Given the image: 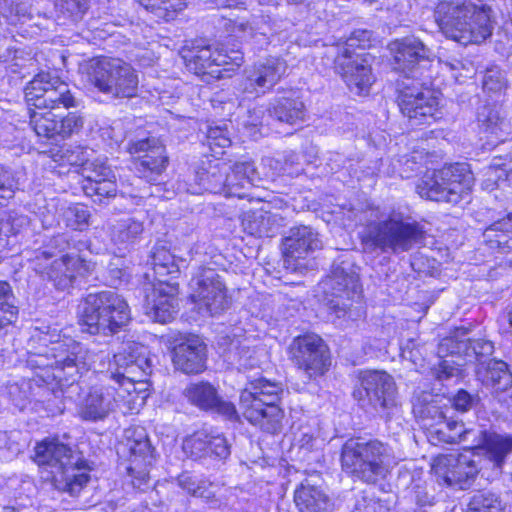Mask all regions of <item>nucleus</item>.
<instances>
[{
    "label": "nucleus",
    "mask_w": 512,
    "mask_h": 512,
    "mask_svg": "<svg viewBox=\"0 0 512 512\" xmlns=\"http://www.w3.org/2000/svg\"><path fill=\"white\" fill-rule=\"evenodd\" d=\"M425 233L424 226L409 213L392 208L367 222L360 233V241L365 253L399 255L422 243Z\"/></svg>",
    "instance_id": "nucleus-1"
},
{
    "label": "nucleus",
    "mask_w": 512,
    "mask_h": 512,
    "mask_svg": "<svg viewBox=\"0 0 512 512\" xmlns=\"http://www.w3.org/2000/svg\"><path fill=\"white\" fill-rule=\"evenodd\" d=\"M28 106L37 109H48L47 112H30V126L37 136L56 139L59 129V118L52 112L55 109L77 108L81 98L77 97L66 82L52 72L41 71L30 80L24 90Z\"/></svg>",
    "instance_id": "nucleus-2"
},
{
    "label": "nucleus",
    "mask_w": 512,
    "mask_h": 512,
    "mask_svg": "<svg viewBox=\"0 0 512 512\" xmlns=\"http://www.w3.org/2000/svg\"><path fill=\"white\" fill-rule=\"evenodd\" d=\"M39 369V380L51 390L55 398L65 397L69 389L78 392V380L88 370V350L81 343L67 339L53 343L47 355H38L29 360Z\"/></svg>",
    "instance_id": "nucleus-3"
},
{
    "label": "nucleus",
    "mask_w": 512,
    "mask_h": 512,
    "mask_svg": "<svg viewBox=\"0 0 512 512\" xmlns=\"http://www.w3.org/2000/svg\"><path fill=\"white\" fill-rule=\"evenodd\" d=\"M491 14L483 0H441L434 11L442 32L462 45L479 44L491 36Z\"/></svg>",
    "instance_id": "nucleus-4"
},
{
    "label": "nucleus",
    "mask_w": 512,
    "mask_h": 512,
    "mask_svg": "<svg viewBox=\"0 0 512 512\" xmlns=\"http://www.w3.org/2000/svg\"><path fill=\"white\" fill-rule=\"evenodd\" d=\"M491 14L483 0H441L434 11L442 32L462 45L479 44L491 36Z\"/></svg>",
    "instance_id": "nucleus-5"
},
{
    "label": "nucleus",
    "mask_w": 512,
    "mask_h": 512,
    "mask_svg": "<svg viewBox=\"0 0 512 512\" xmlns=\"http://www.w3.org/2000/svg\"><path fill=\"white\" fill-rule=\"evenodd\" d=\"M282 392L279 382L264 377L249 380L239 397L243 417L266 433H279L284 419V411L278 405Z\"/></svg>",
    "instance_id": "nucleus-6"
},
{
    "label": "nucleus",
    "mask_w": 512,
    "mask_h": 512,
    "mask_svg": "<svg viewBox=\"0 0 512 512\" xmlns=\"http://www.w3.org/2000/svg\"><path fill=\"white\" fill-rule=\"evenodd\" d=\"M33 459L49 471L56 489L71 496L78 495L89 480L84 461L57 439H45L38 443Z\"/></svg>",
    "instance_id": "nucleus-7"
},
{
    "label": "nucleus",
    "mask_w": 512,
    "mask_h": 512,
    "mask_svg": "<svg viewBox=\"0 0 512 512\" xmlns=\"http://www.w3.org/2000/svg\"><path fill=\"white\" fill-rule=\"evenodd\" d=\"M78 245L82 246L83 243L72 240L66 234L54 236L47 246L34 251V256L30 258L33 270L43 279L51 281L57 289L69 288L76 276L87 270L86 262L74 251L57 258L58 254L51 249H57L58 253L71 248L79 251Z\"/></svg>",
    "instance_id": "nucleus-8"
},
{
    "label": "nucleus",
    "mask_w": 512,
    "mask_h": 512,
    "mask_svg": "<svg viewBox=\"0 0 512 512\" xmlns=\"http://www.w3.org/2000/svg\"><path fill=\"white\" fill-rule=\"evenodd\" d=\"M229 170L230 167L225 163L210 161L208 167L196 172V183L190 185L187 192L201 194L207 191L225 197L245 198L248 196L247 191L260 181L253 162H237L233 165L231 173Z\"/></svg>",
    "instance_id": "nucleus-9"
},
{
    "label": "nucleus",
    "mask_w": 512,
    "mask_h": 512,
    "mask_svg": "<svg viewBox=\"0 0 512 512\" xmlns=\"http://www.w3.org/2000/svg\"><path fill=\"white\" fill-rule=\"evenodd\" d=\"M130 321L126 300L111 290L88 294L79 316L81 330L91 335L111 336Z\"/></svg>",
    "instance_id": "nucleus-10"
},
{
    "label": "nucleus",
    "mask_w": 512,
    "mask_h": 512,
    "mask_svg": "<svg viewBox=\"0 0 512 512\" xmlns=\"http://www.w3.org/2000/svg\"><path fill=\"white\" fill-rule=\"evenodd\" d=\"M371 37V31L358 29L346 41L337 44L335 72L342 77L350 91L357 95L368 93L375 80L371 69V55L356 52V48L364 49L369 46Z\"/></svg>",
    "instance_id": "nucleus-11"
},
{
    "label": "nucleus",
    "mask_w": 512,
    "mask_h": 512,
    "mask_svg": "<svg viewBox=\"0 0 512 512\" xmlns=\"http://www.w3.org/2000/svg\"><path fill=\"white\" fill-rule=\"evenodd\" d=\"M388 456L389 447L378 440L363 442L349 439L342 446L340 462L348 475L375 484L386 476Z\"/></svg>",
    "instance_id": "nucleus-12"
},
{
    "label": "nucleus",
    "mask_w": 512,
    "mask_h": 512,
    "mask_svg": "<svg viewBox=\"0 0 512 512\" xmlns=\"http://www.w3.org/2000/svg\"><path fill=\"white\" fill-rule=\"evenodd\" d=\"M473 183L469 165L455 163L426 173L417 184V192L422 198L456 204L468 194Z\"/></svg>",
    "instance_id": "nucleus-13"
},
{
    "label": "nucleus",
    "mask_w": 512,
    "mask_h": 512,
    "mask_svg": "<svg viewBox=\"0 0 512 512\" xmlns=\"http://www.w3.org/2000/svg\"><path fill=\"white\" fill-rule=\"evenodd\" d=\"M325 289L330 290L332 296L328 300V307L338 318L347 317L356 320L361 315L360 300L361 287L356 267L349 260L335 262L331 274L324 282Z\"/></svg>",
    "instance_id": "nucleus-14"
},
{
    "label": "nucleus",
    "mask_w": 512,
    "mask_h": 512,
    "mask_svg": "<svg viewBox=\"0 0 512 512\" xmlns=\"http://www.w3.org/2000/svg\"><path fill=\"white\" fill-rule=\"evenodd\" d=\"M354 397L362 406H370L380 417L389 420L400 409L394 378L382 370H365L359 374Z\"/></svg>",
    "instance_id": "nucleus-15"
},
{
    "label": "nucleus",
    "mask_w": 512,
    "mask_h": 512,
    "mask_svg": "<svg viewBox=\"0 0 512 512\" xmlns=\"http://www.w3.org/2000/svg\"><path fill=\"white\" fill-rule=\"evenodd\" d=\"M91 83L112 98H131L137 94L138 74L120 58L103 57L91 65Z\"/></svg>",
    "instance_id": "nucleus-16"
},
{
    "label": "nucleus",
    "mask_w": 512,
    "mask_h": 512,
    "mask_svg": "<svg viewBox=\"0 0 512 512\" xmlns=\"http://www.w3.org/2000/svg\"><path fill=\"white\" fill-rule=\"evenodd\" d=\"M423 85L409 77L397 80L398 106L411 125L430 124L442 117L438 97Z\"/></svg>",
    "instance_id": "nucleus-17"
},
{
    "label": "nucleus",
    "mask_w": 512,
    "mask_h": 512,
    "mask_svg": "<svg viewBox=\"0 0 512 512\" xmlns=\"http://www.w3.org/2000/svg\"><path fill=\"white\" fill-rule=\"evenodd\" d=\"M190 299L202 315L215 316L227 310L231 298L223 278L212 268L198 267L190 283Z\"/></svg>",
    "instance_id": "nucleus-18"
},
{
    "label": "nucleus",
    "mask_w": 512,
    "mask_h": 512,
    "mask_svg": "<svg viewBox=\"0 0 512 512\" xmlns=\"http://www.w3.org/2000/svg\"><path fill=\"white\" fill-rule=\"evenodd\" d=\"M152 372V360L147 347L131 342L109 361L107 374L120 386L133 387L135 382H144Z\"/></svg>",
    "instance_id": "nucleus-19"
},
{
    "label": "nucleus",
    "mask_w": 512,
    "mask_h": 512,
    "mask_svg": "<svg viewBox=\"0 0 512 512\" xmlns=\"http://www.w3.org/2000/svg\"><path fill=\"white\" fill-rule=\"evenodd\" d=\"M153 448L144 428H129L125 440L118 448V454L126 457L128 474L134 478L133 485L141 488L149 479L148 467L154 459Z\"/></svg>",
    "instance_id": "nucleus-20"
},
{
    "label": "nucleus",
    "mask_w": 512,
    "mask_h": 512,
    "mask_svg": "<svg viewBox=\"0 0 512 512\" xmlns=\"http://www.w3.org/2000/svg\"><path fill=\"white\" fill-rule=\"evenodd\" d=\"M437 481L449 487L465 490L471 487L479 467L471 451L439 455L432 464Z\"/></svg>",
    "instance_id": "nucleus-21"
},
{
    "label": "nucleus",
    "mask_w": 512,
    "mask_h": 512,
    "mask_svg": "<svg viewBox=\"0 0 512 512\" xmlns=\"http://www.w3.org/2000/svg\"><path fill=\"white\" fill-rule=\"evenodd\" d=\"M127 151L134 158L137 175L149 183H159L168 164L165 146L156 137L130 140Z\"/></svg>",
    "instance_id": "nucleus-22"
},
{
    "label": "nucleus",
    "mask_w": 512,
    "mask_h": 512,
    "mask_svg": "<svg viewBox=\"0 0 512 512\" xmlns=\"http://www.w3.org/2000/svg\"><path fill=\"white\" fill-rule=\"evenodd\" d=\"M127 151L134 158L137 175L149 183H159L168 164L165 146L156 137L130 140Z\"/></svg>",
    "instance_id": "nucleus-23"
},
{
    "label": "nucleus",
    "mask_w": 512,
    "mask_h": 512,
    "mask_svg": "<svg viewBox=\"0 0 512 512\" xmlns=\"http://www.w3.org/2000/svg\"><path fill=\"white\" fill-rule=\"evenodd\" d=\"M290 354L297 368L310 380L323 376L331 364L327 346L315 334L295 338L290 345Z\"/></svg>",
    "instance_id": "nucleus-24"
},
{
    "label": "nucleus",
    "mask_w": 512,
    "mask_h": 512,
    "mask_svg": "<svg viewBox=\"0 0 512 512\" xmlns=\"http://www.w3.org/2000/svg\"><path fill=\"white\" fill-rule=\"evenodd\" d=\"M287 61L270 56L245 69V77L240 86L244 93L259 96L271 90L287 75Z\"/></svg>",
    "instance_id": "nucleus-25"
},
{
    "label": "nucleus",
    "mask_w": 512,
    "mask_h": 512,
    "mask_svg": "<svg viewBox=\"0 0 512 512\" xmlns=\"http://www.w3.org/2000/svg\"><path fill=\"white\" fill-rule=\"evenodd\" d=\"M393 55V65L396 71L404 73L403 78L420 80L419 72L426 67L430 58V50L414 36L398 39L389 44Z\"/></svg>",
    "instance_id": "nucleus-26"
},
{
    "label": "nucleus",
    "mask_w": 512,
    "mask_h": 512,
    "mask_svg": "<svg viewBox=\"0 0 512 512\" xmlns=\"http://www.w3.org/2000/svg\"><path fill=\"white\" fill-rule=\"evenodd\" d=\"M84 193L94 202L114 198L117 194L116 175L105 159L96 158L87 163L84 172Z\"/></svg>",
    "instance_id": "nucleus-27"
},
{
    "label": "nucleus",
    "mask_w": 512,
    "mask_h": 512,
    "mask_svg": "<svg viewBox=\"0 0 512 512\" xmlns=\"http://www.w3.org/2000/svg\"><path fill=\"white\" fill-rule=\"evenodd\" d=\"M117 391L111 386L92 387L79 406L84 421L99 422L109 417L118 405Z\"/></svg>",
    "instance_id": "nucleus-28"
},
{
    "label": "nucleus",
    "mask_w": 512,
    "mask_h": 512,
    "mask_svg": "<svg viewBox=\"0 0 512 512\" xmlns=\"http://www.w3.org/2000/svg\"><path fill=\"white\" fill-rule=\"evenodd\" d=\"M321 245L318 233L311 227L299 226L292 228L290 235L284 241V265L292 271H297L300 266L297 260L303 259L310 252L320 249Z\"/></svg>",
    "instance_id": "nucleus-29"
},
{
    "label": "nucleus",
    "mask_w": 512,
    "mask_h": 512,
    "mask_svg": "<svg viewBox=\"0 0 512 512\" xmlns=\"http://www.w3.org/2000/svg\"><path fill=\"white\" fill-rule=\"evenodd\" d=\"M185 397L195 406L203 410L214 411L228 420L239 419L238 412L233 403L222 400L217 390L207 382H200L189 385L184 390Z\"/></svg>",
    "instance_id": "nucleus-30"
},
{
    "label": "nucleus",
    "mask_w": 512,
    "mask_h": 512,
    "mask_svg": "<svg viewBox=\"0 0 512 512\" xmlns=\"http://www.w3.org/2000/svg\"><path fill=\"white\" fill-rule=\"evenodd\" d=\"M183 450L193 459L215 456L225 459L230 454L226 438L213 431L200 430L187 437L183 442Z\"/></svg>",
    "instance_id": "nucleus-31"
},
{
    "label": "nucleus",
    "mask_w": 512,
    "mask_h": 512,
    "mask_svg": "<svg viewBox=\"0 0 512 512\" xmlns=\"http://www.w3.org/2000/svg\"><path fill=\"white\" fill-rule=\"evenodd\" d=\"M173 364L186 374H198L205 368L206 346L197 337L189 338L173 349Z\"/></svg>",
    "instance_id": "nucleus-32"
},
{
    "label": "nucleus",
    "mask_w": 512,
    "mask_h": 512,
    "mask_svg": "<svg viewBox=\"0 0 512 512\" xmlns=\"http://www.w3.org/2000/svg\"><path fill=\"white\" fill-rule=\"evenodd\" d=\"M489 433L480 427L467 428L463 422L448 421L436 429L435 436L444 443H466L468 451L474 448L482 449Z\"/></svg>",
    "instance_id": "nucleus-33"
},
{
    "label": "nucleus",
    "mask_w": 512,
    "mask_h": 512,
    "mask_svg": "<svg viewBox=\"0 0 512 512\" xmlns=\"http://www.w3.org/2000/svg\"><path fill=\"white\" fill-rule=\"evenodd\" d=\"M268 113L279 123L296 125L304 120L305 105L295 93L275 98L269 105Z\"/></svg>",
    "instance_id": "nucleus-34"
},
{
    "label": "nucleus",
    "mask_w": 512,
    "mask_h": 512,
    "mask_svg": "<svg viewBox=\"0 0 512 512\" xmlns=\"http://www.w3.org/2000/svg\"><path fill=\"white\" fill-rule=\"evenodd\" d=\"M294 501L299 512H335L329 496L308 481L296 489Z\"/></svg>",
    "instance_id": "nucleus-35"
},
{
    "label": "nucleus",
    "mask_w": 512,
    "mask_h": 512,
    "mask_svg": "<svg viewBox=\"0 0 512 512\" xmlns=\"http://www.w3.org/2000/svg\"><path fill=\"white\" fill-rule=\"evenodd\" d=\"M450 408H442L431 394L424 393L413 404L414 414L425 421H431L429 426L433 428L432 433L441 428L445 422L453 421L448 415ZM428 425V423L426 424Z\"/></svg>",
    "instance_id": "nucleus-36"
},
{
    "label": "nucleus",
    "mask_w": 512,
    "mask_h": 512,
    "mask_svg": "<svg viewBox=\"0 0 512 512\" xmlns=\"http://www.w3.org/2000/svg\"><path fill=\"white\" fill-rule=\"evenodd\" d=\"M483 238L492 250L502 253L512 251V214L488 226L483 232Z\"/></svg>",
    "instance_id": "nucleus-37"
},
{
    "label": "nucleus",
    "mask_w": 512,
    "mask_h": 512,
    "mask_svg": "<svg viewBox=\"0 0 512 512\" xmlns=\"http://www.w3.org/2000/svg\"><path fill=\"white\" fill-rule=\"evenodd\" d=\"M154 294L152 311L156 321L166 323L173 319L178 311L176 287L169 283H160V286L154 290Z\"/></svg>",
    "instance_id": "nucleus-38"
},
{
    "label": "nucleus",
    "mask_w": 512,
    "mask_h": 512,
    "mask_svg": "<svg viewBox=\"0 0 512 512\" xmlns=\"http://www.w3.org/2000/svg\"><path fill=\"white\" fill-rule=\"evenodd\" d=\"M233 32L239 34L245 40L254 39L257 43L263 45L268 43L269 37L273 33V27L269 17L260 16L247 22H235Z\"/></svg>",
    "instance_id": "nucleus-39"
},
{
    "label": "nucleus",
    "mask_w": 512,
    "mask_h": 512,
    "mask_svg": "<svg viewBox=\"0 0 512 512\" xmlns=\"http://www.w3.org/2000/svg\"><path fill=\"white\" fill-rule=\"evenodd\" d=\"M144 231V223L135 217L120 219L112 226L111 240L114 244L127 249L133 245Z\"/></svg>",
    "instance_id": "nucleus-40"
},
{
    "label": "nucleus",
    "mask_w": 512,
    "mask_h": 512,
    "mask_svg": "<svg viewBox=\"0 0 512 512\" xmlns=\"http://www.w3.org/2000/svg\"><path fill=\"white\" fill-rule=\"evenodd\" d=\"M242 225L250 235L272 237L277 230V219L270 212L252 211L245 213Z\"/></svg>",
    "instance_id": "nucleus-41"
},
{
    "label": "nucleus",
    "mask_w": 512,
    "mask_h": 512,
    "mask_svg": "<svg viewBox=\"0 0 512 512\" xmlns=\"http://www.w3.org/2000/svg\"><path fill=\"white\" fill-rule=\"evenodd\" d=\"M182 58L187 69L196 75L209 73L207 70L214 66V52L208 45L185 48L182 51Z\"/></svg>",
    "instance_id": "nucleus-42"
},
{
    "label": "nucleus",
    "mask_w": 512,
    "mask_h": 512,
    "mask_svg": "<svg viewBox=\"0 0 512 512\" xmlns=\"http://www.w3.org/2000/svg\"><path fill=\"white\" fill-rule=\"evenodd\" d=\"M483 383L494 392H504L512 387V373L508 365L501 360H490L487 364Z\"/></svg>",
    "instance_id": "nucleus-43"
},
{
    "label": "nucleus",
    "mask_w": 512,
    "mask_h": 512,
    "mask_svg": "<svg viewBox=\"0 0 512 512\" xmlns=\"http://www.w3.org/2000/svg\"><path fill=\"white\" fill-rule=\"evenodd\" d=\"M482 449L494 467L501 469L507 456L512 452V436L489 433Z\"/></svg>",
    "instance_id": "nucleus-44"
},
{
    "label": "nucleus",
    "mask_w": 512,
    "mask_h": 512,
    "mask_svg": "<svg viewBox=\"0 0 512 512\" xmlns=\"http://www.w3.org/2000/svg\"><path fill=\"white\" fill-rule=\"evenodd\" d=\"M11 285L0 280V336L3 330L18 319L19 307Z\"/></svg>",
    "instance_id": "nucleus-45"
},
{
    "label": "nucleus",
    "mask_w": 512,
    "mask_h": 512,
    "mask_svg": "<svg viewBox=\"0 0 512 512\" xmlns=\"http://www.w3.org/2000/svg\"><path fill=\"white\" fill-rule=\"evenodd\" d=\"M152 265L157 280L164 284L179 274V267L174 256L164 248H156L152 255Z\"/></svg>",
    "instance_id": "nucleus-46"
},
{
    "label": "nucleus",
    "mask_w": 512,
    "mask_h": 512,
    "mask_svg": "<svg viewBox=\"0 0 512 512\" xmlns=\"http://www.w3.org/2000/svg\"><path fill=\"white\" fill-rule=\"evenodd\" d=\"M468 330L459 328L451 336L445 337L438 345V354L441 358L448 355L465 357L469 353V338H466Z\"/></svg>",
    "instance_id": "nucleus-47"
},
{
    "label": "nucleus",
    "mask_w": 512,
    "mask_h": 512,
    "mask_svg": "<svg viewBox=\"0 0 512 512\" xmlns=\"http://www.w3.org/2000/svg\"><path fill=\"white\" fill-rule=\"evenodd\" d=\"M477 121L480 128L490 134H498L506 128L501 108L496 104H485L478 109Z\"/></svg>",
    "instance_id": "nucleus-48"
},
{
    "label": "nucleus",
    "mask_w": 512,
    "mask_h": 512,
    "mask_svg": "<svg viewBox=\"0 0 512 512\" xmlns=\"http://www.w3.org/2000/svg\"><path fill=\"white\" fill-rule=\"evenodd\" d=\"M0 15L8 24L16 25L30 17L28 0H0Z\"/></svg>",
    "instance_id": "nucleus-49"
},
{
    "label": "nucleus",
    "mask_w": 512,
    "mask_h": 512,
    "mask_svg": "<svg viewBox=\"0 0 512 512\" xmlns=\"http://www.w3.org/2000/svg\"><path fill=\"white\" fill-rule=\"evenodd\" d=\"M467 512H503V505L496 494L478 491L471 497Z\"/></svg>",
    "instance_id": "nucleus-50"
},
{
    "label": "nucleus",
    "mask_w": 512,
    "mask_h": 512,
    "mask_svg": "<svg viewBox=\"0 0 512 512\" xmlns=\"http://www.w3.org/2000/svg\"><path fill=\"white\" fill-rule=\"evenodd\" d=\"M55 9L58 17L77 22L83 18L88 10L87 0H55Z\"/></svg>",
    "instance_id": "nucleus-51"
},
{
    "label": "nucleus",
    "mask_w": 512,
    "mask_h": 512,
    "mask_svg": "<svg viewBox=\"0 0 512 512\" xmlns=\"http://www.w3.org/2000/svg\"><path fill=\"white\" fill-rule=\"evenodd\" d=\"M139 3L146 11L153 14L156 18L169 21L174 18L175 12L181 9V4H174L172 0H134Z\"/></svg>",
    "instance_id": "nucleus-52"
},
{
    "label": "nucleus",
    "mask_w": 512,
    "mask_h": 512,
    "mask_svg": "<svg viewBox=\"0 0 512 512\" xmlns=\"http://www.w3.org/2000/svg\"><path fill=\"white\" fill-rule=\"evenodd\" d=\"M405 492V497L419 507L432 506L434 504V495L428 491L426 482L421 478H412Z\"/></svg>",
    "instance_id": "nucleus-53"
},
{
    "label": "nucleus",
    "mask_w": 512,
    "mask_h": 512,
    "mask_svg": "<svg viewBox=\"0 0 512 512\" xmlns=\"http://www.w3.org/2000/svg\"><path fill=\"white\" fill-rule=\"evenodd\" d=\"M229 359L238 369H251L259 364L255 349L241 344L229 352Z\"/></svg>",
    "instance_id": "nucleus-54"
},
{
    "label": "nucleus",
    "mask_w": 512,
    "mask_h": 512,
    "mask_svg": "<svg viewBox=\"0 0 512 512\" xmlns=\"http://www.w3.org/2000/svg\"><path fill=\"white\" fill-rule=\"evenodd\" d=\"M63 216L66 226L73 230L82 231L89 225L90 212L83 205L68 207Z\"/></svg>",
    "instance_id": "nucleus-55"
},
{
    "label": "nucleus",
    "mask_w": 512,
    "mask_h": 512,
    "mask_svg": "<svg viewBox=\"0 0 512 512\" xmlns=\"http://www.w3.org/2000/svg\"><path fill=\"white\" fill-rule=\"evenodd\" d=\"M84 123L85 119L79 112H69L66 116L59 118V138L67 139L78 134L83 129Z\"/></svg>",
    "instance_id": "nucleus-56"
},
{
    "label": "nucleus",
    "mask_w": 512,
    "mask_h": 512,
    "mask_svg": "<svg viewBox=\"0 0 512 512\" xmlns=\"http://www.w3.org/2000/svg\"><path fill=\"white\" fill-rule=\"evenodd\" d=\"M482 86L484 91L501 93L507 88L505 73L497 66L487 68L483 76Z\"/></svg>",
    "instance_id": "nucleus-57"
},
{
    "label": "nucleus",
    "mask_w": 512,
    "mask_h": 512,
    "mask_svg": "<svg viewBox=\"0 0 512 512\" xmlns=\"http://www.w3.org/2000/svg\"><path fill=\"white\" fill-rule=\"evenodd\" d=\"M243 63V53L239 50H231L228 52L226 49L214 51V66L227 67L226 70L233 69V67H240Z\"/></svg>",
    "instance_id": "nucleus-58"
},
{
    "label": "nucleus",
    "mask_w": 512,
    "mask_h": 512,
    "mask_svg": "<svg viewBox=\"0 0 512 512\" xmlns=\"http://www.w3.org/2000/svg\"><path fill=\"white\" fill-rule=\"evenodd\" d=\"M220 490L221 488L218 484L207 479H203L201 480V485H199L194 497L201 498L213 508H217L221 506V500L217 496Z\"/></svg>",
    "instance_id": "nucleus-59"
},
{
    "label": "nucleus",
    "mask_w": 512,
    "mask_h": 512,
    "mask_svg": "<svg viewBox=\"0 0 512 512\" xmlns=\"http://www.w3.org/2000/svg\"><path fill=\"white\" fill-rule=\"evenodd\" d=\"M490 175H494L496 182L508 181L512 183V158H494L489 166Z\"/></svg>",
    "instance_id": "nucleus-60"
},
{
    "label": "nucleus",
    "mask_w": 512,
    "mask_h": 512,
    "mask_svg": "<svg viewBox=\"0 0 512 512\" xmlns=\"http://www.w3.org/2000/svg\"><path fill=\"white\" fill-rule=\"evenodd\" d=\"M477 396L464 389L458 390L450 399L451 407L460 413L470 411L477 403Z\"/></svg>",
    "instance_id": "nucleus-61"
},
{
    "label": "nucleus",
    "mask_w": 512,
    "mask_h": 512,
    "mask_svg": "<svg viewBox=\"0 0 512 512\" xmlns=\"http://www.w3.org/2000/svg\"><path fill=\"white\" fill-rule=\"evenodd\" d=\"M18 189V181L13 172L5 166L0 165V198H12Z\"/></svg>",
    "instance_id": "nucleus-62"
},
{
    "label": "nucleus",
    "mask_w": 512,
    "mask_h": 512,
    "mask_svg": "<svg viewBox=\"0 0 512 512\" xmlns=\"http://www.w3.org/2000/svg\"><path fill=\"white\" fill-rule=\"evenodd\" d=\"M494 351V345L491 341L484 339H469V353L467 358L480 360L482 357L490 356Z\"/></svg>",
    "instance_id": "nucleus-63"
},
{
    "label": "nucleus",
    "mask_w": 512,
    "mask_h": 512,
    "mask_svg": "<svg viewBox=\"0 0 512 512\" xmlns=\"http://www.w3.org/2000/svg\"><path fill=\"white\" fill-rule=\"evenodd\" d=\"M207 139L210 147L218 146L225 148L231 144L228 131L221 126H210L207 130Z\"/></svg>",
    "instance_id": "nucleus-64"
}]
</instances>
